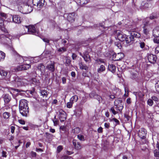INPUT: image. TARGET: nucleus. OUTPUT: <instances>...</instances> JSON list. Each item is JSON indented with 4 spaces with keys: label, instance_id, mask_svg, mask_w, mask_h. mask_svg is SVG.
Returning <instances> with one entry per match:
<instances>
[{
    "label": "nucleus",
    "instance_id": "obj_1",
    "mask_svg": "<svg viewBox=\"0 0 159 159\" xmlns=\"http://www.w3.org/2000/svg\"><path fill=\"white\" fill-rule=\"evenodd\" d=\"M28 102L26 100L24 99L20 100L19 102V111L23 116L27 117L29 115V109Z\"/></svg>",
    "mask_w": 159,
    "mask_h": 159
},
{
    "label": "nucleus",
    "instance_id": "obj_2",
    "mask_svg": "<svg viewBox=\"0 0 159 159\" xmlns=\"http://www.w3.org/2000/svg\"><path fill=\"white\" fill-rule=\"evenodd\" d=\"M116 37H115L116 39H118L121 42L125 41L127 43H128L131 42V39L129 38V35H127L125 34H123V32L120 31H117L116 32Z\"/></svg>",
    "mask_w": 159,
    "mask_h": 159
},
{
    "label": "nucleus",
    "instance_id": "obj_3",
    "mask_svg": "<svg viewBox=\"0 0 159 159\" xmlns=\"http://www.w3.org/2000/svg\"><path fill=\"white\" fill-rule=\"evenodd\" d=\"M1 30L3 32V34L0 35V37L2 40H4L7 38L10 39L12 38V36L9 33L7 30L5 28L4 25L0 27Z\"/></svg>",
    "mask_w": 159,
    "mask_h": 159
},
{
    "label": "nucleus",
    "instance_id": "obj_4",
    "mask_svg": "<svg viewBox=\"0 0 159 159\" xmlns=\"http://www.w3.org/2000/svg\"><path fill=\"white\" fill-rule=\"evenodd\" d=\"M150 24H149V18H146L143 21L142 28L143 29V33L144 34L147 35L149 34V30L148 28Z\"/></svg>",
    "mask_w": 159,
    "mask_h": 159
},
{
    "label": "nucleus",
    "instance_id": "obj_5",
    "mask_svg": "<svg viewBox=\"0 0 159 159\" xmlns=\"http://www.w3.org/2000/svg\"><path fill=\"white\" fill-rule=\"evenodd\" d=\"M147 131L146 130L143 128H140L138 131V135L139 137L142 139H144V142L143 143H145L146 142V140L145 139L146 138Z\"/></svg>",
    "mask_w": 159,
    "mask_h": 159
},
{
    "label": "nucleus",
    "instance_id": "obj_6",
    "mask_svg": "<svg viewBox=\"0 0 159 159\" xmlns=\"http://www.w3.org/2000/svg\"><path fill=\"white\" fill-rule=\"evenodd\" d=\"M25 29L24 33L28 32L29 34H38V31L36 30L35 26L34 25H30L28 26L25 27Z\"/></svg>",
    "mask_w": 159,
    "mask_h": 159
},
{
    "label": "nucleus",
    "instance_id": "obj_7",
    "mask_svg": "<svg viewBox=\"0 0 159 159\" xmlns=\"http://www.w3.org/2000/svg\"><path fill=\"white\" fill-rule=\"evenodd\" d=\"M79 54L84 58V61L86 63H89L91 62V58L88 51H85L83 53L80 52Z\"/></svg>",
    "mask_w": 159,
    "mask_h": 159
},
{
    "label": "nucleus",
    "instance_id": "obj_8",
    "mask_svg": "<svg viewBox=\"0 0 159 159\" xmlns=\"http://www.w3.org/2000/svg\"><path fill=\"white\" fill-rule=\"evenodd\" d=\"M114 105L119 111H121L124 108V104L120 98L116 99L114 102Z\"/></svg>",
    "mask_w": 159,
    "mask_h": 159
},
{
    "label": "nucleus",
    "instance_id": "obj_9",
    "mask_svg": "<svg viewBox=\"0 0 159 159\" xmlns=\"http://www.w3.org/2000/svg\"><path fill=\"white\" fill-rule=\"evenodd\" d=\"M44 0H28L29 2H32L34 6L41 8L44 5Z\"/></svg>",
    "mask_w": 159,
    "mask_h": 159
},
{
    "label": "nucleus",
    "instance_id": "obj_10",
    "mask_svg": "<svg viewBox=\"0 0 159 159\" xmlns=\"http://www.w3.org/2000/svg\"><path fill=\"white\" fill-rule=\"evenodd\" d=\"M12 84L16 87H18L22 86L24 84L22 80L18 78H16L14 81H12Z\"/></svg>",
    "mask_w": 159,
    "mask_h": 159
},
{
    "label": "nucleus",
    "instance_id": "obj_11",
    "mask_svg": "<svg viewBox=\"0 0 159 159\" xmlns=\"http://www.w3.org/2000/svg\"><path fill=\"white\" fill-rule=\"evenodd\" d=\"M59 118L61 122L64 121L66 118V112L62 109H60L59 111Z\"/></svg>",
    "mask_w": 159,
    "mask_h": 159
},
{
    "label": "nucleus",
    "instance_id": "obj_12",
    "mask_svg": "<svg viewBox=\"0 0 159 159\" xmlns=\"http://www.w3.org/2000/svg\"><path fill=\"white\" fill-rule=\"evenodd\" d=\"M125 55L123 53H119L114 54L113 55V58L114 61H118L121 60L124 57Z\"/></svg>",
    "mask_w": 159,
    "mask_h": 159
},
{
    "label": "nucleus",
    "instance_id": "obj_13",
    "mask_svg": "<svg viewBox=\"0 0 159 159\" xmlns=\"http://www.w3.org/2000/svg\"><path fill=\"white\" fill-rule=\"evenodd\" d=\"M148 59L150 63L154 64L157 61V58L156 55L151 54L148 55Z\"/></svg>",
    "mask_w": 159,
    "mask_h": 159
},
{
    "label": "nucleus",
    "instance_id": "obj_14",
    "mask_svg": "<svg viewBox=\"0 0 159 159\" xmlns=\"http://www.w3.org/2000/svg\"><path fill=\"white\" fill-rule=\"evenodd\" d=\"M55 63L54 61H51V63L48 65L46 66L47 69L50 71L54 75V72L55 70Z\"/></svg>",
    "mask_w": 159,
    "mask_h": 159
},
{
    "label": "nucleus",
    "instance_id": "obj_15",
    "mask_svg": "<svg viewBox=\"0 0 159 159\" xmlns=\"http://www.w3.org/2000/svg\"><path fill=\"white\" fill-rule=\"evenodd\" d=\"M141 34L137 32H133L131 33V35H129V38L131 39V41L134 40V38H139L140 37Z\"/></svg>",
    "mask_w": 159,
    "mask_h": 159
},
{
    "label": "nucleus",
    "instance_id": "obj_16",
    "mask_svg": "<svg viewBox=\"0 0 159 159\" xmlns=\"http://www.w3.org/2000/svg\"><path fill=\"white\" fill-rule=\"evenodd\" d=\"M75 13L72 12L69 13L67 16V19L68 21L71 22H73L75 20Z\"/></svg>",
    "mask_w": 159,
    "mask_h": 159
},
{
    "label": "nucleus",
    "instance_id": "obj_17",
    "mask_svg": "<svg viewBox=\"0 0 159 159\" xmlns=\"http://www.w3.org/2000/svg\"><path fill=\"white\" fill-rule=\"evenodd\" d=\"M73 144L76 149L79 150L81 148V144L77 140L74 139L73 141Z\"/></svg>",
    "mask_w": 159,
    "mask_h": 159
},
{
    "label": "nucleus",
    "instance_id": "obj_18",
    "mask_svg": "<svg viewBox=\"0 0 159 159\" xmlns=\"http://www.w3.org/2000/svg\"><path fill=\"white\" fill-rule=\"evenodd\" d=\"M31 81L32 84L36 85V86H37L38 87L40 86L41 83L39 80L36 78H34L31 79Z\"/></svg>",
    "mask_w": 159,
    "mask_h": 159
},
{
    "label": "nucleus",
    "instance_id": "obj_19",
    "mask_svg": "<svg viewBox=\"0 0 159 159\" xmlns=\"http://www.w3.org/2000/svg\"><path fill=\"white\" fill-rule=\"evenodd\" d=\"M21 20L20 16L17 15L13 16V22L15 23L19 24L21 22Z\"/></svg>",
    "mask_w": 159,
    "mask_h": 159
},
{
    "label": "nucleus",
    "instance_id": "obj_20",
    "mask_svg": "<svg viewBox=\"0 0 159 159\" xmlns=\"http://www.w3.org/2000/svg\"><path fill=\"white\" fill-rule=\"evenodd\" d=\"M31 66L29 64H24L21 65L18 67L19 70H27L30 68Z\"/></svg>",
    "mask_w": 159,
    "mask_h": 159
},
{
    "label": "nucleus",
    "instance_id": "obj_21",
    "mask_svg": "<svg viewBox=\"0 0 159 159\" xmlns=\"http://www.w3.org/2000/svg\"><path fill=\"white\" fill-rule=\"evenodd\" d=\"M153 35L155 38L159 37V26L156 27L153 30Z\"/></svg>",
    "mask_w": 159,
    "mask_h": 159
},
{
    "label": "nucleus",
    "instance_id": "obj_22",
    "mask_svg": "<svg viewBox=\"0 0 159 159\" xmlns=\"http://www.w3.org/2000/svg\"><path fill=\"white\" fill-rule=\"evenodd\" d=\"M90 0H76V3L79 5L83 7L84 5L88 3Z\"/></svg>",
    "mask_w": 159,
    "mask_h": 159
},
{
    "label": "nucleus",
    "instance_id": "obj_23",
    "mask_svg": "<svg viewBox=\"0 0 159 159\" xmlns=\"http://www.w3.org/2000/svg\"><path fill=\"white\" fill-rule=\"evenodd\" d=\"M80 68L81 70H88L89 69V67L86 64H84V62H81L79 63Z\"/></svg>",
    "mask_w": 159,
    "mask_h": 159
},
{
    "label": "nucleus",
    "instance_id": "obj_24",
    "mask_svg": "<svg viewBox=\"0 0 159 159\" xmlns=\"http://www.w3.org/2000/svg\"><path fill=\"white\" fill-rule=\"evenodd\" d=\"M108 69L112 73H114L116 70V68L115 65L112 64H109L108 65Z\"/></svg>",
    "mask_w": 159,
    "mask_h": 159
},
{
    "label": "nucleus",
    "instance_id": "obj_25",
    "mask_svg": "<svg viewBox=\"0 0 159 159\" xmlns=\"http://www.w3.org/2000/svg\"><path fill=\"white\" fill-rule=\"evenodd\" d=\"M11 99L10 95L8 94H6L4 97V100L5 102L6 103H8Z\"/></svg>",
    "mask_w": 159,
    "mask_h": 159
},
{
    "label": "nucleus",
    "instance_id": "obj_26",
    "mask_svg": "<svg viewBox=\"0 0 159 159\" xmlns=\"http://www.w3.org/2000/svg\"><path fill=\"white\" fill-rule=\"evenodd\" d=\"M133 94L135 95L136 96L140 98H142L144 96V94L141 91H138L136 92H134Z\"/></svg>",
    "mask_w": 159,
    "mask_h": 159
},
{
    "label": "nucleus",
    "instance_id": "obj_27",
    "mask_svg": "<svg viewBox=\"0 0 159 159\" xmlns=\"http://www.w3.org/2000/svg\"><path fill=\"white\" fill-rule=\"evenodd\" d=\"M80 130L81 129L79 127H76L74 129H72V132L74 134H77L80 132Z\"/></svg>",
    "mask_w": 159,
    "mask_h": 159
},
{
    "label": "nucleus",
    "instance_id": "obj_28",
    "mask_svg": "<svg viewBox=\"0 0 159 159\" xmlns=\"http://www.w3.org/2000/svg\"><path fill=\"white\" fill-rule=\"evenodd\" d=\"M6 19V20L8 22H13V16L11 14L7 15Z\"/></svg>",
    "mask_w": 159,
    "mask_h": 159
},
{
    "label": "nucleus",
    "instance_id": "obj_29",
    "mask_svg": "<svg viewBox=\"0 0 159 159\" xmlns=\"http://www.w3.org/2000/svg\"><path fill=\"white\" fill-rule=\"evenodd\" d=\"M38 69L40 70L42 73L45 70V66L43 64H39L38 67Z\"/></svg>",
    "mask_w": 159,
    "mask_h": 159
},
{
    "label": "nucleus",
    "instance_id": "obj_30",
    "mask_svg": "<svg viewBox=\"0 0 159 159\" xmlns=\"http://www.w3.org/2000/svg\"><path fill=\"white\" fill-rule=\"evenodd\" d=\"M24 8L25 9H27V10L25 12L27 13L30 12L33 10L32 8L31 7L28 5L25 6Z\"/></svg>",
    "mask_w": 159,
    "mask_h": 159
},
{
    "label": "nucleus",
    "instance_id": "obj_31",
    "mask_svg": "<svg viewBox=\"0 0 159 159\" xmlns=\"http://www.w3.org/2000/svg\"><path fill=\"white\" fill-rule=\"evenodd\" d=\"M105 70L106 68L105 66L104 65H101L100 66V68L98 69L97 71L98 73H101L105 71Z\"/></svg>",
    "mask_w": 159,
    "mask_h": 159
},
{
    "label": "nucleus",
    "instance_id": "obj_32",
    "mask_svg": "<svg viewBox=\"0 0 159 159\" xmlns=\"http://www.w3.org/2000/svg\"><path fill=\"white\" fill-rule=\"evenodd\" d=\"M139 45L140 48L143 49V50H147V48L145 47V44L143 42H140L139 43Z\"/></svg>",
    "mask_w": 159,
    "mask_h": 159
},
{
    "label": "nucleus",
    "instance_id": "obj_33",
    "mask_svg": "<svg viewBox=\"0 0 159 159\" xmlns=\"http://www.w3.org/2000/svg\"><path fill=\"white\" fill-rule=\"evenodd\" d=\"M5 56V54L3 52L0 51V61L4 60Z\"/></svg>",
    "mask_w": 159,
    "mask_h": 159
},
{
    "label": "nucleus",
    "instance_id": "obj_34",
    "mask_svg": "<svg viewBox=\"0 0 159 159\" xmlns=\"http://www.w3.org/2000/svg\"><path fill=\"white\" fill-rule=\"evenodd\" d=\"M66 66H69L71 62V60L68 57H66Z\"/></svg>",
    "mask_w": 159,
    "mask_h": 159
},
{
    "label": "nucleus",
    "instance_id": "obj_35",
    "mask_svg": "<svg viewBox=\"0 0 159 159\" xmlns=\"http://www.w3.org/2000/svg\"><path fill=\"white\" fill-rule=\"evenodd\" d=\"M40 93L43 97L48 98V95L47 91L44 90H41Z\"/></svg>",
    "mask_w": 159,
    "mask_h": 159
},
{
    "label": "nucleus",
    "instance_id": "obj_36",
    "mask_svg": "<svg viewBox=\"0 0 159 159\" xmlns=\"http://www.w3.org/2000/svg\"><path fill=\"white\" fill-rule=\"evenodd\" d=\"M78 99V97L76 95L73 96L70 98V101L74 103V102H77Z\"/></svg>",
    "mask_w": 159,
    "mask_h": 159
},
{
    "label": "nucleus",
    "instance_id": "obj_37",
    "mask_svg": "<svg viewBox=\"0 0 159 159\" xmlns=\"http://www.w3.org/2000/svg\"><path fill=\"white\" fill-rule=\"evenodd\" d=\"M156 91L157 93H159V80L157 81L155 85Z\"/></svg>",
    "mask_w": 159,
    "mask_h": 159
},
{
    "label": "nucleus",
    "instance_id": "obj_38",
    "mask_svg": "<svg viewBox=\"0 0 159 159\" xmlns=\"http://www.w3.org/2000/svg\"><path fill=\"white\" fill-rule=\"evenodd\" d=\"M7 74V72L2 69H0V75L2 76H6Z\"/></svg>",
    "mask_w": 159,
    "mask_h": 159
},
{
    "label": "nucleus",
    "instance_id": "obj_39",
    "mask_svg": "<svg viewBox=\"0 0 159 159\" xmlns=\"http://www.w3.org/2000/svg\"><path fill=\"white\" fill-rule=\"evenodd\" d=\"M10 113L9 112H5L3 113V118L5 119H8L10 116Z\"/></svg>",
    "mask_w": 159,
    "mask_h": 159
},
{
    "label": "nucleus",
    "instance_id": "obj_40",
    "mask_svg": "<svg viewBox=\"0 0 159 159\" xmlns=\"http://www.w3.org/2000/svg\"><path fill=\"white\" fill-rule=\"evenodd\" d=\"M96 63L98 64H100L101 63H105L104 60L102 58H98L95 60Z\"/></svg>",
    "mask_w": 159,
    "mask_h": 159
},
{
    "label": "nucleus",
    "instance_id": "obj_41",
    "mask_svg": "<svg viewBox=\"0 0 159 159\" xmlns=\"http://www.w3.org/2000/svg\"><path fill=\"white\" fill-rule=\"evenodd\" d=\"M53 122L54 123V126H57L59 124V121L56 118V116H55L54 117V119L52 120Z\"/></svg>",
    "mask_w": 159,
    "mask_h": 159
},
{
    "label": "nucleus",
    "instance_id": "obj_42",
    "mask_svg": "<svg viewBox=\"0 0 159 159\" xmlns=\"http://www.w3.org/2000/svg\"><path fill=\"white\" fill-rule=\"evenodd\" d=\"M115 44L116 46L119 49H121L122 48V45L121 43L119 41L115 42Z\"/></svg>",
    "mask_w": 159,
    "mask_h": 159
},
{
    "label": "nucleus",
    "instance_id": "obj_43",
    "mask_svg": "<svg viewBox=\"0 0 159 159\" xmlns=\"http://www.w3.org/2000/svg\"><path fill=\"white\" fill-rule=\"evenodd\" d=\"M147 103L150 106H152L153 104V102L152 99L149 98L147 101Z\"/></svg>",
    "mask_w": 159,
    "mask_h": 159
},
{
    "label": "nucleus",
    "instance_id": "obj_44",
    "mask_svg": "<svg viewBox=\"0 0 159 159\" xmlns=\"http://www.w3.org/2000/svg\"><path fill=\"white\" fill-rule=\"evenodd\" d=\"M78 138L81 141H84L85 140L84 137L83 135L79 134L77 135Z\"/></svg>",
    "mask_w": 159,
    "mask_h": 159
},
{
    "label": "nucleus",
    "instance_id": "obj_45",
    "mask_svg": "<svg viewBox=\"0 0 159 159\" xmlns=\"http://www.w3.org/2000/svg\"><path fill=\"white\" fill-rule=\"evenodd\" d=\"M110 111L112 112L113 115H115L118 113L117 111H115L114 107H112L110 109Z\"/></svg>",
    "mask_w": 159,
    "mask_h": 159
},
{
    "label": "nucleus",
    "instance_id": "obj_46",
    "mask_svg": "<svg viewBox=\"0 0 159 159\" xmlns=\"http://www.w3.org/2000/svg\"><path fill=\"white\" fill-rule=\"evenodd\" d=\"M111 121H113L116 123V125H119L120 124V122L119 120L117 119L114 118L111 120Z\"/></svg>",
    "mask_w": 159,
    "mask_h": 159
},
{
    "label": "nucleus",
    "instance_id": "obj_47",
    "mask_svg": "<svg viewBox=\"0 0 159 159\" xmlns=\"http://www.w3.org/2000/svg\"><path fill=\"white\" fill-rule=\"evenodd\" d=\"M73 103L72 102L70 101V102H67L66 104V107L68 108H70L72 107L73 105Z\"/></svg>",
    "mask_w": 159,
    "mask_h": 159
},
{
    "label": "nucleus",
    "instance_id": "obj_48",
    "mask_svg": "<svg viewBox=\"0 0 159 159\" xmlns=\"http://www.w3.org/2000/svg\"><path fill=\"white\" fill-rule=\"evenodd\" d=\"M62 146L61 145L58 146L57 148V151L58 153H59L62 150Z\"/></svg>",
    "mask_w": 159,
    "mask_h": 159
},
{
    "label": "nucleus",
    "instance_id": "obj_49",
    "mask_svg": "<svg viewBox=\"0 0 159 159\" xmlns=\"http://www.w3.org/2000/svg\"><path fill=\"white\" fill-rule=\"evenodd\" d=\"M4 25V20L0 17V27Z\"/></svg>",
    "mask_w": 159,
    "mask_h": 159
},
{
    "label": "nucleus",
    "instance_id": "obj_50",
    "mask_svg": "<svg viewBox=\"0 0 159 159\" xmlns=\"http://www.w3.org/2000/svg\"><path fill=\"white\" fill-rule=\"evenodd\" d=\"M26 26H28L27 25H25V26H23L21 28V31L22 32V33L23 34H26L27 33H24V32H25V27Z\"/></svg>",
    "mask_w": 159,
    "mask_h": 159
},
{
    "label": "nucleus",
    "instance_id": "obj_51",
    "mask_svg": "<svg viewBox=\"0 0 159 159\" xmlns=\"http://www.w3.org/2000/svg\"><path fill=\"white\" fill-rule=\"evenodd\" d=\"M124 117L126 119L127 121H129L130 118V116H129V114L126 113L124 115Z\"/></svg>",
    "mask_w": 159,
    "mask_h": 159
},
{
    "label": "nucleus",
    "instance_id": "obj_52",
    "mask_svg": "<svg viewBox=\"0 0 159 159\" xmlns=\"http://www.w3.org/2000/svg\"><path fill=\"white\" fill-rule=\"evenodd\" d=\"M137 75L136 74L132 73L131 74L130 78L133 80H134L136 79V77Z\"/></svg>",
    "mask_w": 159,
    "mask_h": 159
},
{
    "label": "nucleus",
    "instance_id": "obj_53",
    "mask_svg": "<svg viewBox=\"0 0 159 159\" xmlns=\"http://www.w3.org/2000/svg\"><path fill=\"white\" fill-rule=\"evenodd\" d=\"M32 157H36L37 153L33 151H31L30 153Z\"/></svg>",
    "mask_w": 159,
    "mask_h": 159
},
{
    "label": "nucleus",
    "instance_id": "obj_54",
    "mask_svg": "<svg viewBox=\"0 0 159 159\" xmlns=\"http://www.w3.org/2000/svg\"><path fill=\"white\" fill-rule=\"evenodd\" d=\"M18 121L19 123L22 125H24L25 124V122L24 120L22 119L18 120Z\"/></svg>",
    "mask_w": 159,
    "mask_h": 159
},
{
    "label": "nucleus",
    "instance_id": "obj_55",
    "mask_svg": "<svg viewBox=\"0 0 159 159\" xmlns=\"http://www.w3.org/2000/svg\"><path fill=\"white\" fill-rule=\"evenodd\" d=\"M98 132L99 133H102L103 132V129L100 126L99 127L97 130Z\"/></svg>",
    "mask_w": 159,
    "mask_h": 159
},
{
    "label": "nucleus",
    "instance_id": "obj_56",
    "mask_svg": "<svg viewBox=\"0 0 159 159\" xmlns=\"http://www.w3.org/2000/svg\"><path fill=\"white\" fill-rule=\"evenodd\" d=\"M72 58L73 60H75L77 57V55L75 53H72Z\"/></svg>",
    "mask_w": 159,
    "mask_h": 159
},
{
    "label": "nucleus",
    "instance_id": "obj_57",
    "mask_svg": "<svg viewBox=\"0 0 159 159\" xmlns=\"http://www.w3.org/2000/svg\"><path fill=\"white\" fill-rule=\"evenodd\" d=\"M66 48H65L64 47H62L61 48H59L58 49V51L59 52H61L62 51H63V52H65L66 51Z\"/></svg>",
    "mask_w": 159,
    "mask_h": 159
},
{
    "label": "nucleus",
    "instance_id": "obj_58",
    "mask_svg": "<svg viewBox=\"0 0 159 159\" xmlns=\"http://www.w3.org/2000/svg\"><path fill=\"white\" fill-rule=\"evenodd\" d=\"M70 156H69L67 155H64L61 157V158L63 159H67L68 158L70 159Z\"/></svg>",
    "mask_w": 159,
    "mask_h": 159
},
{
    "label": "nucleus",
    "instance_id": "obj_59",
    "mask_svg": "<svg viewBox=\"0 0 159 159\" xmlns=\"http://www.w3.org/2000/svg\"><path fill=\"white\" fill-rule=\"evenodd\" d=\"M104 126L107 129H108L110 126V124L109 123H105L104 124Z\"/></svg>",
    "mask_w": 159,
    "mask_h": 159
},
{
    "label": "nucleus",
    "instance_id": "obj_60",
    "mask_svg": "<svg viewBox=\"0 0 159 159\" xmlns=\"http://www.w3.org/2000/svg\"><path fill=\"white\" fill-rule=\"evenodd\" d=\"M60 129L63 131H66V128L65 126H61L60 127Z\"/></svg>",
    "mask_w": 159,
    "mask_h": 159
},
{
    "label": "nucleus",
    "instance_id": "obj_61",
    "mask_svg": "<svg viewBox=\"0 0 159 159\" xmlns=\"http://www.w3.org/2000/svg\"><path fill=\"white\" fill-rule=\"evenodd\" d=\"M2 156L3 157H7V152H6L2 151Z\"/></svg>",
    "mask_w": 159,
    "mask_h": 159
},
{
    "label": "nucleus",
    "instance_id": "obj_62",
    "mask_svg": "<svg viewBox=\"0 0 159 159\" xmlns=\"http://www.w3.org/2000/svg\"><path fill=\"white\" fill-rule=\"evenodd\" d=\"M159 52V46H158L155 49V53L156 54H158Z\"/></svg>",
    "mask_w": 159,
    "mask_h": 159
},
{
    "label": "nucleus",
    "instance_id": "obj_63",
    "mask_svg": "<svg viewBox=\"0 0 159 159\" xmlns=\"http://www.w3.org/2000/svg\"><path fill=\"white\" fill-rule=\"evenodd\" d=\"M11 132L12 134H13L15 132V127L14 126H11Z\"/></svg>",
    "mask_w": 159,
    "mask_h": 159
},
{
    "label": "nucleus",
    "instance_id": "obj_64",
    "mask_svg": "<svg viewBox=\"0 0 159 159\" xmlns=\"http://www.w3.org/2000/svg\"><path fill=\"white\" fill-rule=\"evenodd\" d=\"M155 38L153 39V41L154 43L159 44V39H157Z\"/></svg>",
    "mask_w": 159,
    "mask_h": 159
}]
</instances>
